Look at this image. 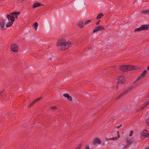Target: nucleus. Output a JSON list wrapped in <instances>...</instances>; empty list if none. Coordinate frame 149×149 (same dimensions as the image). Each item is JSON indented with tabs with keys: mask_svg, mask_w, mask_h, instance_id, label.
<instances>
[{
	"mask_svg": "<svg viewBox=\"0 0 149 149\" xmlns=\"http://www.w3.org/2000/svg\"><path fill=\"white\" fill-rule=\"evenodd\" d=\"M91 47H88V49H91Z\"/></svg>",
	"mask_w": 149,
	"mask_h": 149,
	"instance_id": "58836bf2",
	"label": "nucleus"
},
{
	"mask_svg": "<svg viewBox=\"0 0 149 149\" xmlns=\"http://www.w3.org/2000/svg\"><path fill=\"white\" fill-rule=\"evenodd\" d=\"M118 84V85H116V88H117V89H118V87H119V86H118V85L119 84Z\"/></svg>",
	"mask_w": 149,
	"mask_h": 149,
	"instance_id": "e433bc0d",
	"label": "nucleus"
},
{
	"mask_svg": "<svg viewBox=\"0 0 149 149\" xmlns=\"http://www.w3.org/2000/svg\"><path fill=\"white\" fill-rule=\"evenodd\" d=\"M7 19L4 20L2 22H0V27H1V29H6L5 28V23L6 22V20Z\"/></svg>",
	"mask_w": 149,
	"mask_h": 149,
	"instance_id": "f3484780",
	"label": "nucleus"
},
{
	"mask_svg": "<svg viewBox=\"0 0 149 149\" xmlns=\"http://www.w3.org/2000/svg\"><path fill=\"white\" fill-rule=\"evenodd\" d=\"M141 137L143 136L144 138H149V134H148V131L146 129L144 130L141 133Z\"/></svg>",
	"mask_w": 149,
	"mask_h": 149,
	"instance_id": "423d86ee",
	"label": "nucleus"
},
{
	"mask_svg": "<svg viewBox=\"0 0 149 149\" xmlns=\"http://www.w3.org/2000/svg\"><path fill=\"white\" fill-rule=\"evenodd\" d=\"M7 17L9 21V22L6 25V27H10L12 25L13 22L15 21V19L14 17L11 15H7Z\"/></svg>",
	"mask_w": 149,
	"mask_h": 149,
	"instance_id": "7ed1b4c3",
	"label": "nucleus"
},
{
	"mask_svg": "<svg viewBox=\"0 0 149 149\" xmlns=\"http://www.w3.org/2000/svg\"><path fill=\"white\" fill-rule=\"evenodd\" d=\"M48 58L50 60H52V58L51 57H48Z\"/></svg>",
	"mask_w": 149,
	"mask_h": 149,
	"instance_id": "4c0bfd02",
	"label": "nucleus"
},
{
	"mask_svg": "<svg viewBox=\"0 0 149 149\" xmlns=\"http://www.w3.org/2000/svg\"><path fill=\"white\" fill-rule=\"evenodd\" d=\"M41 99V97H39L36 99L34 101H33L32 102H31L28 105V107H30L31 106L33 105L34 104H35L36 102L40 101Z\"/></svg>",
	"mask_w": 149,
	"mask_h": 149,
	"instance_id": "9b49d317",
	"label": "nucleus"
},
{
	"mask_svg": "<svg viewBox=\"0 0 149 149\" xmlns=\"http://www.w3.org/2000/svg\"><path fill=\"white\" fill-rule=\"evenodd\" d=\"M145 149H149V147H147V148H146Z\"/></svg>",
	"mask_w": 149,
	"mask_h": 149,
	"instance_id": "79ce46f5",
	"label": "nucleus"
},
{
	"mask_svg": "<svg viewBox=\"0 0 149 149\" xmlns=\"http://www.w3.org/2000/svg\"><path fill=\"white\" fill-rule=\"evenodd\" d=\"M18 45L16 44L13 45L11 47V50L14 52H16L18 50Z\"/></svg>",
	"mask_w": 149,
	"mask_h": 149,
	"instance_id": "1a4fd4ad",
	"label": "nucleus"
},
{
	"mask_svg": "<svg viewBox=\"0 0 149 149\" xmlns=\"http://www.w3.org/2000/svg\"><path fill=\"white\" fill-rule=\"evenodd\" d=\"M2 92H3V91H1V92H0V96L1 95V94H2Z\"/></svg>",
	"mask_w": 149,
	"mask_h": 149,
	"instance_id": "ea45409f",
	"label": "nucleus"
},
{
	"mask_svg": "<svg viewBox=\"0 0 149 149\" xmlns=\"http://www.w3.org/2000/svg\"><path fill=\"white\" fill-rule=\"evenodd\" d=\"M118 134L119 133V132L118 131V133H117Z\"/></svg>",
	"mask_w": 149,
	"mask_h": 149,
	"instance_id": "a18cd8bd",
	"label": "nucleus"
},
{
	"mask_svg": "<svg viewBox=\"0 0 149 149\" xmlns=\"http://www.w3.org/2000/svg\"><path fill=\"white\" fill-rule=\"evenodd\" d=\"M146 98H149V93L146 95Z\"/></svg>",
	"mask_w": 149,
	"mask_h": 149,
	"instance_id": "f704fd0d",
	"label": "nucleus"
},
{
	"mask_svg": "<svg viewBox=\"0 0 149 149\" xmlns=\"http://www.w3.org/2000/svg\"><path fill=\"white\" fill-rule=\"evenodd\" d=\"M125 81V77L123 76H120L118 78V84H123Z\"/></svg>",
	"mask_w": 149,
	"mask_h": 149,
	"instance_id": "0eeeda50",
	"label": "nucleus"
},
{
	"mask_svg": "<svg viewBox=\"0 0 149 149\" xmlns=\"http://www.w3.org/2000/svg\"><path fill=\"white\" fill-rule=\"evenodd\" d=\"M81 146V144L80 143L77 146L76 148L75 149H80Z\"/></svg>",
	"mask_w": 149,
	"mask_h": 149,
	"instance_id": "a878e982",
	"label": "nucleus"
},
{
	"mask_svg": "<svg viewBox=\"0 0 149 149\" xmlns=\"http://www.w3.org/2000/svg\"><path fill=\"white\" fill-rule=\"evenodd\" d=\"M141 27L142 31L148 30L149 29V24L142 25Z\"/></svg>",
	"mask_w": 149,
	"mask_h": 149,
	"instance_id": "4468645a",
	"label": "nucleus"
},
{
	"mask_svg": "<svg viewBox=\"0 0 149 149\" xmlns=\"http://www.w3.org/2000/svg\"><path fill=\"white\" fill-rule=\"evenodd\" d=\"M91 20H88V21H86L85 23V25H88V24H89L90 23H91Z\"/></svg>",
	"mask_w": 149,
	"mask_h": 149,
	"instance_id": "393cba45",
	"label": "nucleus"
},
{
	"mask_svg": "<svg viewBox=\"0 0 149 149\" xmlns=\"http://www.w3.org/2000/svg\"><path fill=\"white\" fill-rule=\"evenodd\" d=\"M101 141L98 138H96L94 139L93 144L94 145L97 143L101 144Z\"/></svg>",
	"mask_w": 149,
	"mask_h": 149,
	"instance_id": "dca6fc26",
	"label": "nucleus"
},
{
	"mask_svg": "<svg viewBox=\"0 0 149 149\" xmlns=\"http://www.w3.org/2000/svg\"><path fill=\"white\" fill-rule=\"evenodd\" d=\"M78 25L81 28H82L84 27V22L81 21L78 23Z\"/></svg>",
	"mask_w": 149,
	"mask_h": 149,
	"instance_id": "a211bd4d",
	"label": "nucleus"
},
{
	"mask_svg": "<svg viewBox=\"0 0 149 149\" xmlns=\"http://www.w3.org/2000/svg\"><path fill=\"white\" fill-rule=\"evenodd\" d=\"M118 137H119V136H120L119 134H118Z\"/></svg>",
	"mask_w": 149,
	"mask_h": 149,
	"instance_id": "37998d69",
	"label": "nucleus"
},
{
	"mask_svg": "<svg viewBox=\"0 0 149 149\" xmlns=\"http://www.w3.org/2000/svg\"><path fill=\"white\" fill-rule=\"evenodd\" d=\"M148 70H149V66L147 68Z\"/></svg>",
	"mask_w": 149,
	"mask_h": 149,
	"instance_id": "a19ab883",
	"label": "nucleus"
},
{
	"mask_svg": "<svg viewBox=\"0 0 149 149\" xmlns=\"http://www.w3.org/2000/svg\"><path fill=\"white\" fill-rule=\"evenodd\" d=\"M137 69V68L136 66L131 65H121L120 66L119 68L120 70L123 72L133 70H136Z\"/></svg>",
	"mask_w": 149,
	"mask_h": 149,
	"instance_id": "f03ea898",
	"label": "nucleus"
},
{
	"mask_svg": "<svg viewBox=\"0 0 149 149\" xmlns=\"http://www.w3.org/2000/svg\"><path fill=\"white\" fill-rule=\"evenodd\" d=\"M141 31H142L141 27L139 28H136L134 30V31L135 32H139Z\"/></svg>",
	"mask_w": 149,
	"mask_h": 149,
	"instance_id": "b1692460",
	"label": "nucleus"
},
{
	"mask_svg": "<svg viewBox=\"0 0 149 149\" xmlns=\"http://www.w3.org/2000/svg\"><path fill=\"white\" fill-rule=\"evenodd\" d=\"M84 4V3L82 1H77L75 3V7L77 10H79L81 9Z\"/></svg>",
	"mask_w": 149,
	"mask_h": 149,
	"instance_id": "20e7f679",
	"label": "nucleus"
},
{
	"mask_svg": "<svg viewBox=\"0 0 149 149\" xmlns=\"http://www.w3.org/2000/svg\"><path fill=\"white\" fill-rule=\"evenodd\" d=\"M100 20H99L97 23H96V25H99L100 24Z\"/></svg>",
	"mask_w": 149,
	"mask_h": 149,
	"instance_id": "473e14b6",
	"label": "nucleus"
},
{
	"mask_svg": "<svg viewBox=\"0 0 149 149\" xmlns=\"http://www.w3.org/2000/svg\"><path fill=\"white\" fill-rule=\"evenodd\" d=\"M142 13H149V10H146L142 11Z\"/></svg>",
	"mask_w": 149,
	"mask_h": 149,
	"instance_id": "bb28decb",
	"label": "nucleus"
},
{
	"mask_svg": "<svg viewBox=\"0 0 149 149\" xmlns=\"http://www.w3.org/2000/svg\"><path fill=\"white\" fill-rule=\"evenodd\" d=\"M42 5V4L40 3H35L34 4V5L33 6V8H35L36 7H40Z\"/></svg>",
	"mask_w": 149,
	"mask_h": 149,
	"instance_id": "aec40b11",
	"label": "nucleus"
},
{
	"mask_svg": "<svg viewBox=\"0 0 149 149\" xmlns=\"http://www.w3.org/2000/svg\"><path fill=\"white\" fill-rule=\"evenodd\" d=\"M20 14L19 12H14L11 13V15L15 18H17L18 16Z\"/></svg>",
	"mask_w": 149,
	"mask_h": 149,
	"instance_id": "6ab92c4d",
	"label": "nucleus"
},
{
	"mask_svg": "<svg viewBox=\"0 0 149 149\" xmlns=\"http://www.w3.org/2000/svg\"><path fill=\"white\" fill-rule=\"evenodd\" d=\"M130 88V89H132V88Z\"/></svg>",
	"mask_w": 149,
	"mask_h": 149,
	"instance_id": "49530a36",
	"label": "nucleus"
},
{
	"mask_svg": "<svg viewBox=\"0 0 149 149\" xmlns=\"http://www.w3.org/2000/svg\"><path fill=\"white\" fill-rule=\"evenodd\" d=\"M133 131L132 130L131 131L130 133L129 134V136H132L133 134Z\"/></svg>",
	"mask_w": 149,
	"mask_h": 149,
	"instance_id": "c756f323",
	"label": "nucleus"
},
{
	"mask_svg": "<svg viewBox=\"0 0 149 149\" xmlns=\"http://www.w3.org/2000/svg\"><path fill=\"white\" fill-rule=\"evenodd\" d=\"M126 141L128 145H130L132 142V140L131 139H129L128 138L127 139Z\"/></svg>",
	"mask_w": 149,
	"mask_h": 149,
	"instance_id": "412c9836",
	"label": "nucleus"
},
{
	"mask_svg": "<svg viewBox=\"0 0 149 149\" xmlns=\"http://www.w3.org/2000/svg\"><path fill=\"white\" fill-rule=\"evenodd\" d=\"M63 96L67 98L68 100L70 101H72V97L70 96L67 93L64 94H63Z\"/></svg>",
	"mask_w": 149,
	"mask_h": 149,
	"instance_id": "2eb2a0df",
	"label": "nucleus"
},
{
	"mask_svg": "<svg viewBox=\"0 0 149 149\" xmlns=\"http://www.w3.org/2000/svg\"><path fill=\"white\" fill-rule=\"evenodd\" d=\"M147 71L146 70H145L142 73L140 76L137 79H136V80H140L142 79L144 77H145L146 76V74H147Z\"/></svg>",
	"mask_w": 149,
	"mask_h": 149,
	"instance_id": "9d476101",
	"label": "nucleus"
},
{
	"mask_svg": "<svg viewBox=\"0 0 149 149\" xmlns=\"http://www.w3.org/2000/svg\"><path fill=\"white\" fill-rule=\"evenodd\" d=\"M58 47L59 49L61 50H64L68 49L70 47L72 46L70 42L65 43L64 40H60L57 42Z\"/></svg>",
	"mask_w": 149,
	"mask_h": 149,
	"instance_id": "f257e3e1",
	"label": "nucleus"
},
{
	"mask_svg": "<svg viewBox=\"0 0 149 149\" xmlns=\"http://www.w3.org/2000/svg\"><path fill=\"white\" fill-rule=\"evenodd\" d=\"M128 147V145H126V146H125L124 147V149H126Z\"/></svg>",
	"mask_w": 149,
	"mask_h": 149,
	"instance_id": "2f4dec72",
	"label": "nucleus"
},
{
	"mask_svg": "<svg viewBox=\"0 0 149 149\" xmlns=\"http://www.w3.org/2000/svg\"><path fill=\"white\" fill-rule=\"evenodd\" d=\"M104 28L102 26H100L95 27L93 30V32L95 33L97 31L104 30Z\"/></svg>",
	"mask_w": 149,
	"mask_h": 149,
	"instance_id": "6e6552de",
	"label": "nucleus"
},
{
	"mask_svg": "<svg viewBox=\"0 0 149 149\" xmlns=\"http://www.w3.org/2000/svg\"><path fill=\"white\" fill-rule=\"evenodd\" d=\"M85 149H90V147L89 146H85Z\"/></svg>",
	"mask_w": 149,
	"mask_h": 149,
	"instance_id": "c85d7f7f",
	"label": "nucleus"
},
{
	"mask_svg": "<svg viewBox=\"0 0 149 149\" xmlns=\"http://www.w3.org/2000/svg\"><path fill=\"white\" fill-rule=\"evenodd\" d=\"M51 108L52 109H55L56 108V107L55 106H53Z\"/></svg>",
	"mask_w": 149,
	"mask_h": 149,
	"instance_id": "72a5a7b5",
	"label": "nucleus"
},
{
	"mask_svg": "<svg viewBox=\"0 0 149 149\" xmlns=\"http://www.w3.org/2000/svg\"><path fill=\"white\" fill-rule=\"evenodd\" d=\"M141 110V109H140V108H139V109H135V111H136V112H137L139 111L140 110Z\"/></svg>",
	"mask_w": 149,
	"mask_h": 149,
	"instance_id": "7c9ffc66",
	"label": "nucleus"
},
{
	"mask_svg": "<svg viewBox=\"0 0 149 149\" xmlns=\"http://www.w3.org/2000/svg\"><path fill=\"white\" fill-rule=\"evenodd\" d=\"M38 24L37 22H35L34 23L33 25V27L34 28L35 30L36 31L38 29Z\"/></svg>",
	"mask_w": 149,
	"mask_h": 149,
	"instance_id": "4be33fe9",
	"label": "nucleus"
},
{
	"mask_svg": "<svg viewBox=\"0 0 149 149\" xmlns=\"http://www.w3.org/2000/svg\"><path fill=\"white\" fill-rule=\"evenodd\" d=\"M122 126V125H121L120 126H117V128H118V129L119 128H120V127H121Z\"/></svg>",
	"mask_w": 149,
	"mask_h": 149,
	"instance_id": "c9c22d12",
	"label": "nucleus"
},
{
	"mask_svg": "<svg viewBox=\"0 0 149 149\" xmlns=\"http://www.w3.org/2000/svg\"><path fill=\"white\" fill-rule=\"evenodd\" d=\"M118 138V137H113V138H111V140H117Z\"/></svg>",
	"mask_w": 149,
	"mask_h": 149,
	"instance_id": "cd10ccee",
	"label": "nucleus"
},
{
	"mask_svg": "<svg viewBox=\"0 0 149 149\" xmlns=\"http://www.w3.org/2000/svg\"><path fill=\"white\" fill-rule=\"evenodd\" d=\"M103 16H104V15L102 13H100L97 16V19H100Z\"/></svg>",
	"mask_w": 149,
	"mask_h": 149,
	"instance_id": "5701e85b",
	"label": "nucleus"
},
{
	"mask_svg": "<svg viewBox=\"0 0 149 149\" xmlns=\"http://www.w3.org/2000/svg\"><path fill=\"white\" fill-rule=\"evenodd\" d=\"M130 90V88H128L125 90L122 93L118 96H117L116 99V100H117L122 97L123 96L127 93Z\"/></svg>",
	"mask_w": 149,
	"mask_h": 149,
	"instance_id": "39448f33",
	"label": "nucleus"
},
{
	"mask_svg": "<svg viewBox=\"0 0 149 149\" xmlns=\"http://www.w3.org/2000/svg\"><path fill=\"white\" fill-rule=\"evenodd\" d=\"M21 1H23L24 0H21Z\"/></svg>",
	"mask_w": 149,
	"mask_h": 149,
	"instance_id": "c03bdc74",
	"label": "nucleus"
},
{
	"mask_svg": "<svg viewBox=\"0 0 149 149\" xmlns=\"http://www.w3.org/2000/svg\"><path fill=\"white\" fill-rule=\"evenodd\" d=\"M149 104V100L145 103H143L140 107V109L143 110Z\"/></svg>",
	"mask_w": 149,
	"mask_h": 149,
	"instance_id": "ddd939ff",
	"label": "nucleus"
},
{
	"mask_svg": "<svg viewBox=\"0 0 149 149\" xmlns=\"http://www.w3.org/2000/svg\"><path fill=\"white\" fill-rule=\"evenodd\" d=\"M41 99V97H39L36 99L34 101H33L32 102H31L28 105V107H30L31 106L33 105L34 104H35L36 102L40 101Z\"/></svg>",
	"mask_w": 149,
	"mask_h": 149,
	"instance_id": "f8f14e48",
	"label": "nucleus"
}]
</instances>
